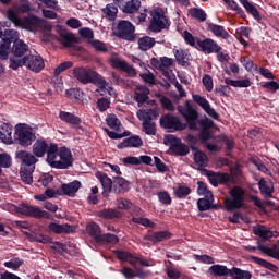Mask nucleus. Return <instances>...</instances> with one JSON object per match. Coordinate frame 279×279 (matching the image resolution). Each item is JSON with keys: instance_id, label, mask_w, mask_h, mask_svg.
Instances as JSON below:
<instances>
[{"instance_id": "1", "label": "nucleus", "mask_w": 279, "mask_h": 279, "mask_svg": "<svg viewBox=\"0 0 279 279\" xmlns=\"http://www.w3.org/2000/svg\"><path fill=\"white\" fill-rule=\"evenodd\" d=\"M72 75L81 82V84H95L98 86L97 93L99 95L104 96L107 93L110 95V90H112V87L110 86V83L104 78V76L99 75V73L93 71L92 69L78 66L74 68L72 70Z\"/></svg>"}, {"instance_id": "2", "label": "nucleus", "mask_w": 279, "mask_h": 279, "mask_svg": "<svg viewBox=\"0 0 279 279\" xmlns=\"http://www.w3.org/2000/svg\"><path fill=\"white\" fill-rule=\"evenodd\" d=\"M47 162L50 167L58 170H68L73 167L74 157L68 147H52L47 157Z\"/></svg>"}, {"instance_id": "3", "label": "nucleus", "mask_w": 279, "mask_h": 279, "mask_svg": "<svg viewBox=\"0 0 279 279\" xmlns=\"http://www.w3.org/2000/svg\"><path fill=\"white\" fill-rule=\"evenodd\" d=\"M7 17L15 27H22V29H27L28 32H38L39 29H45L47 23L39 17L34 15H28L25 17H20L16 11L9 9L7 11Z\"/></svg>"}, {"instance_id": "4", "label": "nucleus", "mask_w": 279, "mask_h": 279, "mask_svg": "<svg viewBox=\"0 0 279 279\" xmlns=\"http://www.w3.org/2000/svg\"><path fill=\"white\" fill-rule=\"evenodd\" d=\"M16 158L21 159L20 177L23 183L32 184L34 182V171L36 169V162L38 159L35 155H32L28 151L22 150L16 153Z\"/></svg>"}, {"instance_id": "5", "label": "nucleus", "mask_w": 279, "mask_h": 279, "mask_svg": "<svg viewBox=\"0 0 279 279\" xmlns=\"http://www.w3.org/2000/svg\"><path fill=\"white\" fill-rule=\"evenodd\" d=\"M150 22L148 25L149 32H153L154 34H159V32H162L163 29H169L171 27V21H169V17L166 16L165 10L161 8H155L150 11Z\"/></svg>"}, {"instance_id": "6", "label": "nucleus", "mask_w": 279, "mask_h": 279, "mask_svg": "<svg viewBox=\"0 0 279 279\" xmlns=\"http://www.w3.org/2000/svg\"><path fill=\"white\" fill-rule=\"evenodd\" d=\"M245 191L240 186H234L230 190V198H226L225 206L227 211L242 209L244 206Z\"/></svg>"}, {"instance_id": "7", "label": "nucleus", "mask_w": 279, "mask_h": 279, "mask_svg": "<svg viewBox=\"0 0 279 279\" xmlns=\"http://www.w3.org/2000/svg\"><path fill=\"white\" fill-rule=\"evenodd\" d=\"M178 112L183 116L190 130H197V119H199V113H197V109L193 108L191 100H186L185 106L179 105Z\"/></svg>"}, {"instance_id": "8", "label": "nucleus", "mask_w": 279, "mask_h": 279, "mask_svg": "<svg viewBox=\"0 0 279 279\" xmlns=\"http://www.w3.org/2000/svg\"><path fill=\"white\" fill-rule=\"evenodd\" d=\"M16 213L29 218L35 219H50L51 214L49 211L41 210L39 207L31 206L28 204L22 203L16 207Z\"/></svg>"}, {"instance_id": "9", "label": "nucleus", "mask_w": 279, "mask_h": 279, "mask_svg": "<svg viewBox=\"0 0 279 279\" xmlns=\"http://www.w3.org/2000/svg\"><path fill=\"white\" fill-rule=\"evenodd\" d=\"M4 37L0 40V60H8L10 58V53H12V44L14 43V38L19 36V32L14 29H5Z\"/></svg>"}, {"instance_id": "10", "label": "nucleus", "mask_w": 279, "mask_h": 279, "mask_svg": "<svg viewBox=\"0 0 279 279\" xmlns=\"http://www.w3.org/2000/svg\"><path fill=\"white\" fill-rule=\"evenodd\" d=\"M165 146H170V154L173 156L185 157L190 154L191 149L196 150L195 142H191V147L181 141H165Z\"/></svg>"}, {"instance_id": "11", "label": "nucleus", "mask_w": 279, "mask_h": 279, "mask_svg": "<svg viewBox=\"0 0 279 279\" xmlns=\"http://www.w3.org/2000/svg\"><path fill=\"white\" fill-rule=\"evenodd\" d=\"M160 125L168 132H181L182 130H186V124L181 122L180 118L166 113L160 118Z\"/></svg>"}, {"instance_id": "12", "label": "nucleus", "mask_w": 279, "mask_h": 279, "mask_svg": "<svg viewBox=\"0 0 279 279\" xmlns=\"http://www.w3.org/2000/svg\"><path fill=\"white\" fill-rule=\"evenodd\" d=\"M136 28L134 27L133 23L128 21H120L117 27V36L123 40L134 43L136 39V35L134 34Z\"/></svg>"}, {"instance_id": "13", "label": "nucleus", "mask_w": 279, "mask_h": 279, "mask_svg": "<svg viewBox=\"0 0 279 279\" xmlns=\"http://www.w3.org/2000/svg\"><path fill=\"white\" fill-rule=\"evenodd\" d=\"M15 134L19 141H36V126L27 123H17L15 125Z\"/></svg>"}, {"instance_id": "14", "label": "nucleus", "mask_w": 279, "mask_h": 279, "mask_svg": "<svg viewBox=\"0 0 279 279\" xmlns=\"http://www.w3.org/2000/svg\"><path fill=\"white\" fill-rule=\"evenodd\" d=\"M221 49V46H219V44L213 38H205L197 41V50L205 53V56H210V53H219Z\"/></svg>"}, {"instance_id": "15", "label": "nucleus", "mask_w": 279, "mask_h": 279, "mask_svg": "<svg viewBox=\"0 0 279 279\" xmlns=\"http://www.w3.org/2000/svg\"><path fill=\"white\" fill-rule=\"evenodd\" d=\"M25 66L33 71V73H40L45 69V60L40 54H28L25 56Z\"/></svg>"}, {"instance_id": "16", "label": "nucleus", "mask_w": 279, "mask_h": 279, "mask_svg": "<svg viewBox=\"0 0 279 279\" xmlns=\"http://www.w3.org/2000/svg\"><path fill=\"white\" fill-rule=\"evenodd\" d=\"M58 148L56 143H47L46 141H37L35 145H33V154L36 157L43 158L47 154V158L49 157L51 148Z\"/></svg>"}, {"instance_id": "17", "label": "nucleus", "mask_w": 279, "mask_h": 279, "mask_svg": "<svg viewBox=\"0 0 279 279\" xmlns=\"http://www.w3.org/2000/svg\"><path fill=\"white\" fill-rule=\"evenodd\" d=\"M194 104H197L202 109H204V112L208 114V117H211V119H217L219 114H217V111L210 107V102L208 99H206L204 96H199L197 94L192 95Z\"/></svg>"}, {"instance_id": "18", "label": "nucleus", "mask_w": 279, "mask_h": 279, "mask_svg": "<svg viewBox=\"0 0 279 279\" xmlns=\"http://www.w3.org/2000/svg\"><path fill=\"white\" fill-rule=\"evenodd\" d=\"M96 178L98 181H100L102 186V197L107 198L109 197L110 193L112 192V186L114 184V179L111 180L110 177H108L105 172H96Z\"/></svg>"}, {"instance_id": "19", "label": "nucleus", "mask_w": 279, "mask_h": 279, "mask_svg": "<svg viewBox=\"0 0 279 279\" xmlns=\"http://www.w3.org/2000/svg\"><path fill=\"white\" fill-rule=\"evenodd\" d=\"M171 238H173V233L165 230L159 232H151V234H146L144 240L151 242V244H159L161 242L171 240Z\"/></svg>"}, {"instance_id": "20", "label": "nucleus", "mask_w": 279, "mask_h": 279, "mask_svg": "<svg viewBox=\"0 0 279 279\" xmlns=\"http://www.w3.org/2000/svg\"><path fill=\"white\" fill-rule=\"evenodd\" d=\"M131 189V183L123 177H113L112 193H128Z\"/></svg>"}, {"instance_id": "21", "label": "nucleus", "mask_w": 279, "mask_h": 279, "mask_svg": "<svg viewBox=\"0 0 279 279\" xmlns=\"http://www.w3.org/2000/svg\"><path fill=\"white\" fill-rule=\"evenodd\" d=\"M149 87L145 85H137L134 92V99L137 101V106L141 108L149 99Z\"/></svg>"}, {"instance_id": "22", "label": "nucleus", "mask_w": 279, "mask_h": 279, "mask_svg": "<svg viewBox=\"0 0 279 279\" xmlns=\"http://www.w3.org/2000/svg\"><path fill=\"white\" fill-rule=\"evenodd\" d=\"M80 189H82V182L75 180L68 184H62L60 186V193L69 197H74L75 193H77Z\"/></svg>"}, {"instance_id": "23", "label": "nucleus", "mask_w": 279, "mask_h": 279, "mask_svg": "<svg viewBox=\"0 0 279 279\" xmlns=\"http://www.w3.org/2000/svg\"><path fill=\"white\" fill-rule=\"evenodd\" d=\"M58 35L59 43H62L64 47H72L73 45H75V36L73 35V33H69L66 28L59 27Z\"/></svg>"}, {"instance_id": "24", "label": "nucleus", "mask_w": 279, "mask_h": 279, "mask_svg": "<svg viewBox=\"0 0 279 279\" xmlns=\"http://www.w3.org/2000/svg\"><path fill=\"white\" fill-rule=\"evenodd\" d=\"M207 29L216 36V38H222L223 40H228L230 38V33L227 32L226 27L215 24L213 22H207Z\"/></svg>"}, {"instance_id": "25", "label": "nucleus", "mask_w": 279, "mask_h": 279, "mask_svg": "<svg viewBox=\"0 0 279 279\" xmlns=\"http://www.w3.org/2000/svg\"><path fill=\"white\" fill-rule=\"evenodd\" d=\"M105 132L107 133V135L109 136V138H124V141H141V137L137 135H132V133L130 131H124L123 133H119L117 131H110L108 129H105ZM125 136H129L128 138H125Z\"/></svg>"}, {"instance_id": "26", "label": "nucleus", "mask_w": 279, "mask_h": 279, "mask_svg": "<svg viewBox=\"0 0 279 279\" xmlns=\"http://www.w3.org/2000/svg\"><path fill=\"white\" fill-rule=\"evenodd\" d=\"M27 51H29V46H27V44H25L23 40L16 39L13 43L12 53L14 58H22V56L27 53Z\"/></svg>"}, {"instance_id": "27", "label": "nucleus", "mask_w": 279, "mask_h": 279, "mask_svg": "<svg viewBox=\"0 0 279 279\" xmlns=\"http://www.w3.org/2000/svg\"><path fill=\"white\" fill-rule=\"evenodd\" d=\"M239 2L241 3V5H243L246 12L251 14L253 19H255V21H257V23H260V21H263L258 9H256V7L252 2H250V0H239Z\"/></svg>"}, {"instance_id": "28", "label": "nucleus", "mask_w": 279, "mask_h": 279, "mask_svg": "<svg viewBox=\"0 0 279 279\" xmlns=\"http://www.w3.org/2000/svg\"><path fill=\"white\" fill-rule=\"evenodd\" d=\"M258 190H260V193L264 197L270 198L274 193L272 182L262 178L260 181H258Z\"/></svg>"}, {"instance_id": "29", "label": "nucleus", "mask_w": 279, "mask_h": 279, "mask_svg": "<svg viewBox=\"0 0 279 279\" xmlns=\"http://www.w3.org/2000/svg\"><path fill=\"white\" fill-rule=\"evenodd\" d=\"M97 217L100 219L112 220V219H120L122 217V214L117 209L105 208L97 213Z\"/></svg>"}, {"instance_id": "30", "label": "nucleus", "mask_w": 279, "mask_h": 279, "mask_svg": "<svg viewBox=\"0 0 279 279\" xmlns=\"http://www.w3.org/2000/svg\"><path fill=\"white\" fill-rule=\"evenodd\" d=\"M173 53L178 64L181 66H189V61L191 60V54L184 49H173Z\"/></svg>"}, {"instance_id": "31", "label": "nucleus", "mask_w": 279, "mask_h": 279, "mask_svg": "<svg viewBox=\"0 0 279 279\" xmlns=\"http://www.w3.org/2000/svg\"><path fill=\"white\" fill-rule=\"evenodd\" d=\"M59 119L64 121V123H69L70 125H80L82 123V119L71 112L60 111Z\"/></svg>"}, {"instance_id": "32", "label": "nucleus", "mask_w": 279, "mask_h": 279, "mask_svg": "<svg viewBox=\"0 0 279 279\" xmlns=\"http://www.w3.org/2000/svg\"><path fill=\"white\" fill-rule=\"evenodd\" d=\"M253 234L257 235L264 241L270 240L274 236V232L262 225H257L255 228H253Z\"/></svg>"}, {"instance_id": "33", "label": "nucleus", "mask_w": 279, "mask_h": 279, "mask_svg": "<svg viewBox=\"0 0 279 279\" xmlns=\"http://www.w3.org/2000/svg\"><path fill=\"white\" fill-rule=\"evenodd\" d=\"M117 258L123 263H129L134 266L138 263L141 257H136L130 252L117 251Z\"/></svg>"}, {"instance_id": "34", "label": "nucleus", "mask_w": 279, "mask_h": 279, "mask_svg": "<svg viewBox=\"0 0 279 279\" xmlns=\"http://www.w3.org/2000/svg\"><path fill=\"white\" fill-rule=\"evenodd\" d=\"M225 84L232 86L233 88H250L252 86V81H250V78L232 80L227 77L225 78Z\"/></svg>"}, {"instance_id": "35", "label": "nucleus", "mask_w": 279, "mask_h": 279, "mask_svg": "<svg viewBox=\"0 0 279 279\" xmlns=\"http://www.w3.org/2000/svg\"><path fill=\"white\" fill-rule=\"evenodd\" d=\"M229 277L233 279H252V274L250 270H243L233 266L229 271Z\"/></svg>"}, {"instance_id": "36", "label": "nucleus", "mask_w": 279, "mask_h": 279, "mask_svg": "<svg viewBox=\"0 0 279 279\" xmlns=\"http://www.w3.org/2000/svg\"><path fill=\"white\" fill-rule=\"evenodd\" d=\"M214 203V194H209V196H204V198H198L197 207L201 213L210 210L213 208Z\"/></svg>"}, {"instance_id": "37", "label": "nucleus", "mask_w": 279, "mask_h": 279, "mask_svg": "<svg viewBox=\"0 0 279 279\" xmlns=\"http://www.w3.org/2000/svg\"><path fill=\"white\" fill-rule=\"evenodd\" d=\"M141 51H149L156 45V39L149 36H143L137 40Z\"/></svg>"}, {"instance_id": "38", "label": "nucleus", "mask_w": 279, "mask_h": 279, "mask_svg": "<svg viewBox=\"0 0 279 279\" xmlns=\"http://www.w3.org/2000/svg\"><path fill=\"white\" fill-rule=\"evenodd\" d=\"M101 12L104 14V19L107 21H116L119 9L114 4L109 3L101 10Z\"/></svg>"}, {"instance_id": "39", "label": "nucleus", "mask_w": 279, "mask_h": 279, "mask_svg": "<svg viewBox=\"0 0 279 279\" xmlns=\"http://www.w3.org/2000/svg\"><path fill=\"white\" fill-rule=\"evenodd\" d=\"M49 231H52L54 234H70L71 226L70 225H58L56 222H50L48 225Z\"/></svg>"}, {"instance_id": "40", "label": "nucleus", "mask_w": 279, "mask_h": 279, "mask_svg": "<svg viewBox=\"0 0 279 279\" xmlns=\"http://www.w3.org/2000/svg\"><path fill=\"white\" fill-rule=\"evenodd\" d=\"M209 274L215 277H228L230 275V269L227 266L216 264L209 267Z\"/></svg>"}, {"instance_id": "41", "label": "nucleus", "mask_w": 279, "mask_h": 279, "mask_svg": "<svg viewBox=\"0 0 279 279\" xmlns=\"http://www.w3.org/2000/svg\"><path fill=\"white\" fill-rule=\"evenodd\" d=\"M12 124L2 123L0 126V141H12Z\"/></svg>"}, {"instance_id": "42", "label": "nucleus", "mask_w": 279, "mask_h": 279, "mask_svg": "<svg viewBox=\"0 0 279 279\" xmlns=\"http://www.w3.org/2000/svg\"><path fill=\"white\" fill-rule=\"evenodd\" d=\"M86 232L87 234H89V236L95 240H100V236L102 235L101 234V228L99 227V225H96V223H89L87 225L86 227Z\"/></svg>"}, {"instance_id": "43", "label": "nucleus", "mask_w": 279, "mask_h": 279, "mask_svg": "<svg viewBox=\"0 0 279 279\" xmlns=\"http://www.w3.org/2000/svg\"><path fill=\"white\" fill-rule=\"evenodd\" d=\"M252 260L255 262L257 265L262 266L263 268H266L274 274H278V266L274 265L271 262H267L266 259L256 256H252Z\"/></svg>"}, {"instance_id": "44", "label": "nucleus", "mask_w": 279, "mask_h": 279, "mask_svg": "<svg viewBox=\"0 0 279 279\" xmlns=\"http://www.w3.org/2000/svg\"><path fill=\"white\" fill-rule=\"evenodd\" d=\"M194 162H196L198 170H202V168H205L208 166V156L204 154L203 151H196L194 153Z\"/></svg>"}, {"instance_id": "45", "label": "nucleus", "mask_w": 279, "mask_h": 279, "mask_svg": "<svg viewBox=\"0 0 279 279\" xmlns=\"http://www.w3.org/2000/svg\"><path fill=\"white\" fill-rule=\"evenodd\" d=\"M97 244H112L116 245L120 242V239L116 234L105 233L101 234L100 240L95 241Z\"/></svg>"}, {"instance_id": "46", "label": "nucleus", "mask_w": 279, "mask_h": 279, "mask_svg": "<svg viewBox=\"0 0 279 279\" xmlns=\"http://www.w3.org/2000/svg\"><path fill=\"white\" fill-rule=\"evenodd\" d=\"M153 117H156V111L151 109H147V110L140 109L137 111V118L140 119V121H143V123L151 122Z\"/></svg>"}, {"instance_id": "47", "label": "nucleus", "mask_w": 279, "mask_h": 279, "mask_svg": "<svg viewBox=\"0 0 279 279\" xmlns=\"http://www.w3.org/2000/svg\"><path fill=\"white\" fill-rule=\"evenodd\" d=\"M190 16L192 19H195L196 21H199L201 23H204L208 15L206 14V11L199 8H192L190 9Z\"/></svg>"}, {"instance_id": "48", "label": "nucleus", "mask_w": 279, "mask_h": 279, "mask_svg": "<svg viewBox=\"0 0 279 279\" xmlns=\"http://www.w3.org/2000/svg\"><path fill=\"white\" fill-rule=\"evenodd\" d=\"M140 8H141V1L131 0L125 3L123 8V12H125V14H134V12H138Z\"/></svg>"}, {"instance_id": "49", "label": "nucleus", "mask_w": 279, "mask_h": 279, "mask_svg": "<svg viewBox=\"0 0 279 279\" xmlns=\"http://www.w3.org/2000/svg\"><path fill=\"white\" fill-rule=\"evenodd\" d=\"M143 146V141H123L117 145L119 150H123L126 148H138Z\"/></svg>"}, {"instance_id": "50", "label": "nucleus", "mask_w": 279, "mask_h": 279, "mask_svg": "<svg viewBox=\"0 0 279 279\" xmlns=\"http://www.w3.org/2000/svg\"><path fill=\"white\" fill-rule=\"evenodd\" d=\"M132 222L135 225H141L144 228H150L154 229L157 227V225L149 220L148 218H143V217H132Z\"/></svg>"}, {"instance_id": "51", "label": "nucleus", "mask_w": 279, "mask_h": 279, "mask_svg": "<svg viewBox=\"0 0 279 279\" xmlns=\"http://www.w3.org/2000/svg\"><path fill=\"white\" fill-rule=\"evenodd\" d=\"M240 62L248 73H252V71H258V65H256L248 57H241Z\"/></svg>"}, {"instance_id": "52", "label": "nucleus", "mask_w": 279, "mask_h": 279, "mask_svg": "<svg viewBox=\"0 0 279 279\" xmlns=\"http://www.w3.org/2000/svg\"><path fill=\"white\" fill-rule=\"evenodd\" d=\"M106 122L108 128L114 130L116 132H118V130L121 128V121L119 118H117L116 114H109L106 119Z\"/></svg>"}, {"instance_id": "53", "label": "nucleus", "mask_w": 279, "mask_h": 279, "mask_svg": "<svg viewBox=\"0 0 279 279\" xmlns=\"http://www.w3.org/2000/svg\"><path fill=\"white\" fill-rule=\"evenodd\" d=\"M257 250L260 251L262 253L266 254L267 256H270V257L279 260V251H274L270 247L262 245L260 242H257Z\"/></svg>"}, {"instance_id": "54", "label": "nucleus", "mask_w": 279, "mask_h": 279, "mask_svg": "<svg viewBox=\"0 0 279 279\" xmlns=\"http://www.w3.org/2000/svg\"><path fill=\"white\" fill-rule=\"evenodd\" d=\"M192 190L190 186L186 185H179L175 190V197L179 199H184L185 197H189L191 194Z\"/></svg>"}, {"instance_id": "55", "label": "nucleus", "mask_w": 279, "mask_h": 279, "mask_svg": "<svg viewBox=\"0 0 279 279\" xmlns=\"http://www.w3.org/2000/svg\"><path fill=\"white\" fill-rule=\"evenodd\" d=\"M66 97L69 99H73L74 101H82V97H84V93L78 88H71L65 92Z\"/></svg>"}, {"instance_id": "56", "label": "nucleus", "mask_w": 279, "mask_h": 279, "mask_svg": "<svg viewBox=\"0 0 279 279\" xmlns=\"http://www.w3.org/2000/svg\"><path fill=\"white\" fill-rule=\"evenodd\" d=\"M183 38L186 45H190V47H194L195 49H197V41L201 40L198 37H194L193 34H191L189 31H184Z\"/></svg>"}, {"instance_id": "57", "label": "nucleus", "mask_w": 279, "mask_h": 279, "mask_svg": "<svg viewBox=\"0 0 279 279\" xmlns=\"http://www.w3.org/2000/svg\"><path fill=\"white\" fill-rule=\"evenodd\" d=\"M73 66V62L72 61H64L61 64H59L56 69H54V76L58 77V75L64 73V71H69V69H72Z\"/></svg>"}, {"instance_id": "58", "label": "nucleus", "mask_w": 279, "mask_h": 279, "mask_svg": "<svg viewBox=\"0 0 279 279\" xmlns=\"http://www.w3.org/2000/svg\"><path fill=\"white\" fill-rule=\"evenodd\" d=\"M39 5H45V8H50L54 12H60L61 8L58 5V0H37Z\"/></svg>"}, {"instance_id": "59", "label": "nucleus", "mask_w": 279, "mask_h": 279, "mask_svg": "<svg viewBox=\"0 0 279 279\" xmlns=\"http://www.w3.org/2000/svg\"><path fill=\"white\" fill-rule=\"evenodd\" d=\"M157 198L159 199L161 205L169 206L171 205V196L168 191H161L157 193Z\"/></svg>"}, {"instance_id": "60", "label": "nucleus", "mask_w": 279, "mask_h": 279, "mask_svg": "<svg viewBox=\"0 0 279 279\" xmlns=\"http://www.w3.org/2000/svg\"><path fill=\"white\" fill-rule=\"evenodd\" d=\"M0 167L8 169L12 167V156L8 153L0 154Z\"/></svg>"}, {"instance_id": "61", "label": "nucleus", "mask_w": 279, "mask_h": 279, "mask_svg": "<svg viewBox=\"0 0 279 279\" xmlns=\"http://www.w3.org/2000/svg\"><path fill=\"white\" fill-rule=\"evenodd\" d=\"M197 184V193L199 196L209 197L210 195H213V192L208 190V185L206 183H204L203 181H198Z\"/></svg>"}, {"instance_id": "62", "label": "nucleus", "mask_w": 279, "mask_h": 279, "mask_svg": "<svg viewBox=\"0 0 279 279\" xmlns=\"http://www.w3.org/2000/svg\"><path fill=\"white\" fill-rule=\"evenodd\" d=\"M53 181V177L50 173H43L41 175H39L38 178V184L39 186H44L47 187L48 184H51Z\"/></svg>"}, {"instance_id": "63", "label": "nucleus", "mask_w": 279, "mask_h": 279, "mask_svg": "<svg viewBox=\"0 0 279 279\" xmlns=\"http://www.w3.org/2000/svg\"><path fill=\"white\" fill-rule=\"evenodd\" d=\"M25 57H23L22 59L11 58L9 68L13 71H16L17 69H21V66H25Z\"/></svg>"}, {"instance_id": "64", "label": "nucleus", "mask_w": 279, "mask_h": 279, "mask_svg": "<svg viewBox=\"0 0 279 279\" xmlns=\"http://www.w3.org/2000/svg\"><path fill=\"white\" fill-rule=\"evenodd\" d=\"M24 264L23 259L20 258H12L9 262H4V267L9 269L16 270Z\"/></svg>"}]
</instances>
